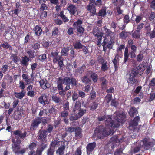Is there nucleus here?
I'll use <instances>...</instances> for the list:
<instances>
[{"label":"nucleus","instance_id":"obj_1","mask_svg":"<svg viewBox=\"0 0 155 155\" xmlns=\"http://www.w3.org/2000/svg\"><path fill=\"white\" fill-rule=\"evenodd\" d=\"M116 116L114 118L115 120H112L111 116L108 117L105 120V124L106 127H110L109 129L100 125L96 127L93 135V137L96 140L103 139L110 135H113L116 130V129L120 126L119 123H123L125 120L126 116L124 114L115 113Z\"/></svg>","mask_w":155,"mask_h":155},{"label":"nucleus","instance_id":"obj_2","mask_svg":"<svg viewBox=\"0 0 155 155\" xmlns=\"http://www.w3.org/2000/svg\"><path fill=\"white\" fill-rule=\"evenodd\" d=\"M12 132L13 135L15 136V138L16 139V141L14 139L12 140L13 143L12 147V151L16 155H23L26 152L28 148H24L20 150L21 139L24 140L27 136V132L24 131L22 132L21 130H17L13 131Z\"/></svg>","mask_w":155,"mask_h":155},{"label":"nucleus","instance_id":"obj_3","mask_svg":"<svg viewBox=\"0 0 155 155\" xmlns=\"http://www.w3.org/2000/svg\"><path fill=\"white\" fill-rule=\"evenodd\" d=\"M135 143L136 146L132 150V152L134 153H136L139 151L143 146L147 150L150 149L153 151L155 150V140L151 141L149 138H145Z\"/></svg>","mask_w":155,"mask_h":155},{"label":"nucleus","instance_id":"obj_4","mask_svg":"<svg viewBox=\"0 0 155 155\" xmlns=\"http://www.w3.org/2000/svg\"><path fill=\"white\" fill-rule=\"evenodd\" d=\"M144 68H132L127 72L126 78L128 83L133 85L138 82L136 78L141 75L145 69Z\"/></svg>","mask_w":155,"mask_h":155},{"label":"nucleus","instance_id":"obj_5","mask_svg":"<svg viewBox=\"0 0 155 155\" xmlns=\"http://www.w3.org/2000/svg\"><path fill=\"white\" fill-rule=\"evenodd\" d=\"M104 29L105 35V41H107V42L103 41L102 43V46L103 48V51H106L107 47L110 49L112 48V45L114 42V40L115 38V34L110 29H107L106 26L104 27Z\"/></svg>","mask_w":155,"mask_h":155},{"label":"nucleus","instance_id":"obj_6","mask_svg":"<svg viewBox=\"0 0 155 155\" xmlns=\"http://www.w3.org/2000/svg\"><path fill=\"white\" fill-rule=\"evenodd\" d=\"M48 136L47 131L45 129H41L38 134V139L40 143V146H43L44 145H47L44 143L47 141V138Z\"/></svg>","mask_w":155,"mask_h":155},{"label":"nucleus","instance_id":"obj_7","mask_svg":"<svg viewBox=\"0 0 155 155\" xmlns=\"http://www.w3.org/2000/svg\"><path fill=\"white\" fill-rule=\"evenodd\" d=\"M41 123V118L37 117L32 120L31 124L30 127V130L31 131L36 130Z\"/></svg>","mask_w":155,"mask_h":155},{"label":"nucleus","instance_id":"obj_8","mask_svg":"<svg viewBox=\"0 0 155 155\" xmlns=\"http://www.w3.org/2000/svg\"><path fill=\"white\" fill-rule=\"evenodd\" d=\"M62 83L65 84H71L72 86H76L77 85V81L75 78H71L69 77H64L63 78H62Z\"/></svg>","mask_w":155,"mask_h":155},{"label":"nucleus","instance_id":"obj_9","mask_svg":"<svg viewBox=\"0 0 155 155\" xmlns=\"http://www.w3.org/2000/svg\"><path fill=\"white\" fill-rule=\"evenodd\" d=\"M140 120L139 116H136L129 123V128L130 130L134 131L138 125V122Z\"/></svg>","mask_w":155,"mask_h":155},{"label":"nucleus","instance_id":"obj_10","mask_svg":"<svg viewBox=\"0 0 155 155\" xmlns=\"http://www.w3.org/2000/svg\"><path fill=\"white\" fill-rule=\"evenodd\" d=\"M38 101L41 104L45 105L49 103L48 97L46 94H44L40 96L38 99Z\"/></svg>","mask_w":155,"mask_h":155},{"label":"nucleus","instance_id":"obj_11","mask_svg":"<svg viewBox=\"0 0 155 155\" xmlns=\"http://www.w3.org/2000/svg\"><path fill=\"white\" fill-rule=\"evenodd\" d=\"M96 143L95 142L89 143L86 146V152L87 155H90L95 148Z\"/></svg>","mask_w":155,"mask_h":155},{"label":"nucleus","instance_id":"obj_12","mask_svg":"<svg viewBox=\"0 0 155 155\" xmlns=\"http://www.w3.org/2000/svg\"><path fill=\"white\" fill-rule=\"evenodd\" d=\"M40 86L41 88L45 90L48 89L51 87L50 84L48 82L46 79H43L41 80L39 82Z\"/></svg>","mask_w":155,"mask_h":155},{"label":"nucleus","instance_id":"obj_13","mask_svg":"<svg viewBox=\"0 0 155 155\" xmlns=\"http://www.w3.org/2000/svg\"><path fill=\"white\" fill-rule=\"evenodd\" d=\"M23 114L22 109H20L19 110L15 111L13 115V118L15 120H20L21 119Z\"/></svg>","mask_w":155,"mask_h":155},{"label":"nucleus","instance_id":"obj_14","mask_svg":"<svg viewBox=\"0 0 155 155\" xmlns=\"http://www.w3.org/2000/svg\"><path fill=\"white\" fill-rule=\"evenodd\" d=\"M67 10L69 11L71 15H77L78 8L74 5H70L67 8Z\"/></svg>","mask_w":155,"mask_h":155},{"label":"nucleus","instance_id":"obj_15","mask_svg":"<svg viewBox=\"0 0 155 155\" xmlns=\"http://www.w3.org/2000/svg\"><path fill=\"white\" fill-rule=\"evenodd\" d=\"M102 31L103 32L100 31L97 27H96L94 28L93 29L92 32L94 35L95 37H97V38L103 36V35L104 33V29ZM104 33L105 34V33Z\"/></svg>","mask_w":155,"mask_h":155},{"label":"nucleus","instance_id":"obj_16","mask_svg":"<svg viewBox=\"0 0 155 155\" xmlns=\"http://www.w3.org/2000/svg\"><path fill=\"white\" fill-rule=\"evenodd\" d=\"M82 130L80 127H76V129L74 132L75 133V137L77 139H80L83 136L82 134Z\"/></svg>","mask_w":155,"mask_h":155},{"label":"nucleus","instance_id":"obj_17","mask_svg":"<svg viewBox=\"0 0 155 155\" xmlns=\"http://www.w3.org/2000/svg\"><path fill=\"white\" fill-rule=\"evenodd\" d=\"M33 86L31 85H29L27 88V90L28 91L27 93V95L31 97L35 96V92L32 90Z\"/></svg>","mask_w":155,"mask_h":155},{"label":"nucleus","instance_id":"obj_18","mask_svg":"<svg viewBox=\"0 0 155 155\" xmlns=\"http://www.w3.org/2000/svg\"><path fill=\"white\" fill-rule=\"evenodd\" d=\"M81 103L79 101L76 102L74 107L73 111L75 114H76L81 109Z\"/></svg>","mask_w":155,"mask_h":155},{"label":"nucleus","instance_id":"obj_19","mask_svg":"<svg viewBox=\"0 0 155 155\" xmlns=\"http://www.w3.org/2000/svg\"><path fill=\"white\" fill-rule=\"evenodd\" d=\"M122 56V55H120V54L119 56L118 54H116L115 58L113 61L115 68H117L118 67L119 58H121Z\"/></svg>","mask_w":155,"mask_h":155},{"label":"nucleus","instance_id":"obj_20","mask_svg":"<svg viewBox=\"0 0 155 155\" xmlns=\"http://www.w3.org/2000/svg\"><path fill=\"white\" fill-rule=\"evenodd\" d=\"M138 113L137 109L134 107H132L129 110V114L131 117H133Z\"/></svg>","mask_w":155,"mask_h":155},{"label":"nucleus","instance_id":"obj_21","mask_svg":"<svg viewBox=\"0 0 155 155\" xmlns=\"http://www.w3.org/2000/svg\"><path fill=\"white\" fill-rule=\"evenodd\" d=\"M65 148V145L61 146L56 151V154L57 155H63Z\"/></svg>","mask_w":155,"mask_h":155},{"label":"nucleus","instance_id":"obj_22","mask_svg":"<svg viewBox=\"0 0 155 155\" xmlns=\"http://www.w3.org/2000/svg\"><path fill=\"white\" fill-rule=\"evenodd\" d=\"M25 92H24L23 90H22L21 92L18 93L14 92L15 96L18 99H21L25 96Z\"/></svg>","mask_w":155,"mask_h":155},{"label":"nucleus","instance_id":"obj_23","mask_svg":"<svg viewBox=\"0 0 155 155\" xmlns=\"http://www.w3.org/2000/svg\"><path fill=\"white\" fill-rule=\"evenodd\" d=\"M61 80L62 78L60 77L58 78L57 81V88L59 91L63 89V83H62V81Z\"/></svg>","mask_w":155,"mask_h":155},{"label":"nucleus","instance_id":"obj_24","mask_svg":"<svg viewBox=\"0 0 155 155\" xmlns=\"http://www.w3.org/2000/svg\"><path fill=\"white\" fill-rule=\"evenodd\" d=\"M47 145H44L43 146H41L40 147L38 148L35 155H41L42 152L46 147Z\"/></svg>","mask_w":155,"mask_h":155},{"label":"nucleus","instance_id":"obj_25","mask_svg":"<svg viewBox=\"0 0 155 155\" xmlns=\"http://www.w3.org/2000/svg\"><path fill=\"white\" fill-rule=\"evenodd\" d=\"M29 61V58L26 56L22 57L21 58V63L24 66H26L28 65V62Z\"/></svg>","mask_w":155,"mask_h":155},{"label":"nucleus","instance_id":"obj_26","mask_svg":"<svg viewBox=\"0 0 155 155\" xmlns=\"http://www.w3.org/2000/svg\"><path fill=\"white\" fill-rule=\"evenodd\" d=\"M70 50V48L67 47H64L62 49L61 51V56H67Z\"/></svg>","mask_w":155,"mask_h":155},{"label":"nucleus","instance_id":"obj_27","mask_svg":"<svg viewBox=\"0 0 155 155\" xmlns=\"http://www.w3.org/2000/svg\"><path fill=\"white\" fill-rule=\"evenodd\" d=\"M33 30L36 35L38 36L41 35L42 30L39 26H36Z\"/></svg>","mask_w":155,"mask_h":155},{"label":"nucleus","instance_id":"obj_28","mask_svg":"<svg viewBox=\"0 0 155 155\" xmlns=\"http://www.w3.org/2000/svg\"><path fill=\"white\" fill-rule=\"evenodd\" d=\"M28 56V58L30 59L33 58L35 56V51L34 50H30L26 51Z\"/></svg>","mask_w":155,"mask_h":155},{"label":"nucleus","instance_id":"obj_29","mask_svg":"<svg viewBox=\"0 0 155 155\" xmlns=\"http://www.w3.org/2000/svg\"><path fill=\"white\" fill-rule=\"evenodd\" d=\"M87 8L88 10L90 11L93 14L95 13L96 12V10L95 6L93 4L87 6Z\"/></svg>","mask_w":155,"mask_h":155},{"label":"nucleus","instance_id":"obj_30","mask_svg":"<svg viewBox=\"0 0 155 155\" xmlns=\"http://www.w3.org/2000/svg\"><path fill=\"white\" fill-rule=\"evenodd\" d=\"M112 94H107L105 97L104 102L106 104H108L112 100Z\"/></svg>","mask_w":155,"mask_h":155},{"label":"nucleus","instance_id":"obj_31","mask_svg":"<svg viewBox=\"0 0 155 155\" xmlns=\"http://www.w3.org/2000/svg\"><path fill=\"white\" fill-rule=\"evenodd\" d=\"M52 56L53 57V62L55 63L57 62V60L61 57L60 56H58V53L57 52H52L51 53Z\"/></svg>","mask_w":155,"mask_h":155},{"label":"nucleus","instance_id":"obj_32","mask_svg":"<svg viewBox=\"0 0 155 155\" xmlns=\"http://www.w3.org/2000/svg\"><path fill=\"white\" fill-rule=\"evenodd\" d=\"M57 111V107L54 105L52 106L48 110L50 114H53L55 115L56 114Z\"/></svg>","mask_w":155,"mask_h":155},{"label":"nucleus","instance_id":"obj_33","mask_svg":"<svg viewBox=\"0 0 155 155\" xmlns=\"http://www.w3.org/2000/svg\"><path fill=\"white\" fill-rule=\"evenodd\" d=\"M60 141L58 140H54L52 141L50 144L51 147L52 148H55L56 147H57L59 145Z\"/></svg>","mask_w":155,"mask_h":155},{"label":"nucleus","instance_id":"obj_34","mask_svg":"<svg viewBox=\"0 0 155 155\" xmlns=\"http://www.w3.org/2000/svg\"><path fill=\"white\" fill-rule=\"evenodd\" d=\"M59 16L64 22H66L69 21V19L64 14L63 11H61L60 12Z\"/></svg>","mask_w":155,"mask_h":155},{"label":"nucleus","instance_id":"obj_35","mask_svg":"<svg viewBox=\"0 0 155 155\" xmlns=\"http://www.w3.org/2000/svg\"><path fill=\"white\" fill-rule=\"evenodd\" d=\"M73 46L75 48L78 49H81L83 45L80 42L78 41H76L74 42Z\"/></svg>","mask_w":155,"mask_h":155},{"label":"nucleus","instance_id":"obj_36","mask_svg":"<svg viewBox=\"0 0 155 155\" xmlns=\"http://www.w3.org/2000/svg\"><path fill=\"white\" fill-rule=\"evenodd\" d=\"M98 106V104L95 102H92L90 106V109L91 110H94L96 109Z\"/></svg>","mask_w":155,"mask_h":155},{"label":"nucleus","instance_id":"obj_37","mask_svg":"<svg viewBox=\"0 0 155 155\" xmlns=\"http://www.w3.org/2000/svg\"><path fill=\"white\" fill-rule=\"evenodd\" d=\"M140 37V34L139 31L136 30L132 34V37L136 39H139Z\"/></svg>","mask_w":155,"mask_h":155},{"label":"nucleus","instance_id":"obj_38","mask_svg":"<svg viewBox=\"0 0 155 155\" xmlns=\"http://www.w3.org/2000/svg\"><path fill=\"white\" fill-rule=\"evenodd\" d=\"M124 54V62H126V61L128 60L129 57V54H128V49L127 48H125V50Z\"/></svg>","mask_w":155,"mask_h":155},{"label":"nucleus","instance_id":"obj_39","mask_svg":"<svg viewBox=\"0 0 155 155\" xmlns=\"http://www.w3.org/2000/svg\"><path fill=\"white\" fill-rule=\"evenodd\" d=\"M91 77L94 82H96L97 81L98 76L97 74L94 73H92L91 74Z\"/></svg>","mask_w":155,"mask_h":155},{"label":"nucleus","instance_id":"obj_40","mask_svg":"<svg viewBox=\"0 0 155 155\" xmlns=\"http://www.w3.org/2000/svg\"><path fill=\"white\" fill-rule=\"evenodd\" d=\"M110 105L112 106L117 107L119 105V102L113 99L111 101Z\"/></svg>","mask_w":155,"mask_h":155},{"label":"nucleus","instance_id":"obj_41","mask_svg":"<svg viewBox=\"0 0 155 155\" xmlns=\"http://www.w3.org/2000/svg\"><path fill=\"white\" fill-rule=\"evenodd\" d=\"M76 129V127H74L72 126H68L66 130L67 132H68L70 133H72L74 132Z\"/></svg>","mask_w":155,"mask_h":155},{"label":"nucleus","instance_id":"obj_42","mask_svg":"<svg viewBox=\"0 0 155 155\" xmlns=\"http://www.w3.org/2000/svg\"><path fill=\"white\" fill-rule=\"evenodd\" d=\"M128 36V33L124 31H122L120 34V37L122 39H125Z\"/></svg>","mask_w":155,"mask_h":155},{"label":"nucleus","instance_id":"obj_43","mask_svg":"<svg viewBox=\"0 0 155 155\" xmlns=\"http://www.w3.org/2000/svg\"><path fill=\"white\" fill-rule=\"evenodd\" d=\"M78 115L79 118H81L83 115L86 113L85 110H83L81 109L78 112Z\"/></svg>","mask_w":155,"mask_h":155},{"label":"nucleus","instance_id":"obj_44","mask_svg":"<svg viewBox=\"0 0 155 155\" xmlns=\"http://www.w3.org/2000/svg\"><path fill=\"white\" fill-rule=\"evenodd\" d=\"M123 150L121 148L117 149L114 153V155H122Z\"/></svg>","mask_w":155,"mask_h":155},{"label":"nucleus","instance_id":"obj_45","mask_svg":"<svg viewBox=\"0 0 155 155\" xmlns=\"http://www.w3.org/2000/svg\"><path fill=\"white\" fill-rule=\"evenodd\" d=\"M118 137L117 136V135H114L110 138V140L111 142H113L114 143H116L117 142H120L119 140V139Z\"/></svg>","mask_w":155,"mask_h":155},{"label":"nucleus","instance_id":"obj_46","mask_svg":"<svg viewBox=\"0 0 155 155\" xmlns=\"http://www.w3.org/2000/svg\"><path fill=\"white\" fill-rule=\"evenodd\" d=\"M82 24V21L80 19H78V21L75 22L73 24V26L74 27H76L79 26H81V25Z\"/></svg>","mask_w":155,"mask_h":155},{"label":"nucleus","instance_id":"obj_47","mask_svg":"<svg viewBox=\"0 0 155 155\" xmlns=\"http://www.w3.org/2000/svg\"><path fill=\"white\" fill-rule=\"evenodd\" d=\"M124 0H119V1L118 0H116V2H115L114 5H115L122 6L124 4Z\"/></svg>","mask_w":155,"mask_h":155},{"label":"nucleus","instance_id":"obj_48","mask_svg":"<svg viewBox=\"0 0 155 155\" xmlns=\"http://www.w3.org/2000/svg\"><path fill=\"white\" fill-rule=\"evenodd\" d=\"M37 144L35 142H32L30 143L28 146V148L31 150H33L35 149L36 147Z\"/></svg>","mask_w":155,"mask_h":155},{"label":"nucleus","instance_id":"obj_49","mask_svg":"<svg viewBox=\"0 0 155 155\" xmlns=\"http://www.w3.org/2000/svg\"><path fill=\"white\" fill-rule=\"evenodd\" d=\"M52 100L56 103H59L60 102V98L56 95H54L52 96Z\"/></svg>","mask_w":155,"mask_h":155},{"label":"nucleus","instance_id":"obj_50","mask_svg":"<svg viewBox=\"0 0 155 155\" xmlns=\"http://www.w3.org/2000/svg\"><path fill=\"white\" fill-rule=\"evenodd\" d=\"M32 48L34 50L38 49L40 48V44L38 43H36L31 45Z\"/></svg>","mask_w":155,"mask_h":155},{"label":"nucleus","instance_id":"obj_51","mask_svg":"<svg viewBox=\"0 0 155 155\" xmlns=\"http://www.w3.org/2000/svg\"><path fill=\"white\" fill-rule=\"evenodd\" d=\"M79 118V117L76 114V115H75L74 116H70L69 117V120L71 121H73V120H77Z\"/></svg>","mask_w":155,"mask_h":155},{"label":"nucleus","instance_id":"obj_52","mask_svg":"<svg viewBox=\"0 0 155 155\" xmlns=\"http://www.w3.org/2000/svg\"><path fill=\"white\" fill-rule=\"evenodd\" d=\"M106 14V10L104 9H102L99 11L98 15L101 16H104Z\"/></svg>","mask_w":155,"mask_h":155},{"label":"nucleus","instance_id":"obj_53","mask_svg":"<svg viewBox=\"0 0 155 155\" xmlns=\"http://www.w3.org/2000/svg\"><path fill=\"white\" fill-rule=\"evenodd\" d=\"M63 58L61 57L60 58H59L57 60V61L58 62V65L60 67H62L63 66Z\"/></svg>","mask_w":155,"mask_h":155},{"label":"nucleus","instance_id":"obj_54","mask_svg":"<svg viewBox=\"0 0 155 155\" xmlns=\"http://www.w3.org/2000/svg\"><path fill=\"white\" fill-rule=\"evenodd\" d=\"M149 86L150 87H155V78H153L150 81Z\"/></svg>","mask_w":155,"mask_h":155},{"label":"nucleus","instance_id":"obj_55","mask_svg":"<svg viewBox=\"0 0 155 155\" xmlns=\"http://www.w3.org/2000/svg\"><path fill=\"white\" fill-rule=\"evenodd\" d=\"M77 30L78 32L80 33L81 34H82L84 31V29L82 27V26H79L77 27Z\"/></svg>","mask_w":155,"mask_h":155},{"label":"nucleus","instance_id":"obj_56","mask_svg":"<svg viewBox=\"0 0 155 155\" xmlns=\"http://www.w3.org/2000/svg\"><path fill=\"white\" fill-rule=\"evenodd\" d=\"M82 81L85 84H87L90 82L91 81L87 76L84 77L82 79Z\"/></svg>","mask_w":155,"mask_h":155},{"label":"nucleus","instance_id":"obj_57","mask_svg":"<svg viewBox=\"0 0 155 155\" xmlns=\"http://www.w3.org/2000/svg\"><path fill=\"white\" fill-rule=\"evenodd\" d=\"M46 58V55L45 54L40 55L39 57V59L41 61H44Z\"/></svg>","mask_w":155,"mask_h":155},{"label":"nucleus","instance_id":"obj_58","mask_svg":"<svg viewBox=\"0 0 155 155\" xmlns=\"http://www.w3.org/2000/svg\"><path fill=\"white\" fill-rule=\"evenodd\" d=\"M108 117H110V116H107V117H106V116L104 115L103 116H101L100 117H99L98 118V120L99 121H103L105 120H105H107V119L108 118Z\"/></svg>","mask_w":155,"mask_h":155},{"label":"nucleus","instance_id":"obj_59","mask_svg":"<svg viewBox=\"0 0 155 155\" xmlns=\"http://www.w3.org/2000/svg\"><path fill=\"white\" fill-rule=\"evenodd\" d=\"M143 56L142 54H138L137 57V59L138 61L140 62L142 60L143 58Z\"/></svg>","mask_w":155,"mask_h":155},{"label":"nucleus","instance_id":"obj_60","mask_svg":"<svg viewBox=\"0 0 155 155\" xmlns=\"http://www.w3.org/2000/svg\"><path fill=\"white\" fill-rule=\"evenodd\" d=\"M58 33V28L55 27L53 29L52 31V35L53 36H56L57 35Z\"/></svg>","mask_w":155,"mask_h":155},{"label":"nucleus","instance_id":"obj_61","mask_svg":"<svg viewBox=\"0 0 155 155\" xmlns=\"http://www.w3.org/2000/svg\"><path fill=\"white\" fill-rule=\"evenodd\" d=\"M19 84V87L22 90H23L25 88V85L24 84V83L22 81H20Z\"/></svg>","mask_w":155,"mask_h":155},{"label":"nucleus","instance_id":"obj_62","mask_svg":"<svg viewBox=\"0 0 155 155\" xmlns=\"http://www.w3.org/2000/svg\"><path fill=\"white\" fill-rule=\"evenodd\" d=\"M2 46L3 48L8 49L10 47V45L7 42H4L2 45Z\"/></svg>","mask_w":155,"mask_h":155},{"label":"nucleus","instance_id":"obj_63","mask_svg":"<svg viewBox=\"0 0 155 155\" xmlns=\"http://www.w3.org/2000/svg\"><path fill=\"white\" fill-rule=\"evenodd\" d=\"M82 151L81 149L79 148H78L76 150L75 152V155H81Z\"/></svg>","mask_w":155,"mask_h":155},{"label":"nucleus","instance_id":"obj_64","mask_svg":"<svg viewBox=\"0 0 155 155\" xmlns=\"http://www.w3.org/2000/svg\"><path fill=\"white\" fill-rule=\"evenodd\" d=\"M54 151V150L50 147L47 150V155H53Z\"/></svg>","mask_w":155,"mask_h":155}]
</instances>
